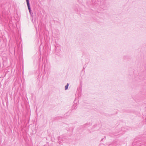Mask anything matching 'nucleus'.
Instances as JSON below:
<instances>
[{
	"mask_svg": "<svg viewBox=\"0 0 146 146\" xmlns=\"http://www.w3.org/2000/svg\"><path fill=\"white\" fill-rule=\"evenodd\" d=\"M26 2H27V5L28 6V9L29 10V11L30 13V14H31V8H30V4L29 3V0H26Z\"/></svg>",
	"mask_w": 146,
	"mask_h": 146,
	"instance_id": "1",
	"label": "nucleus"
},
{
	"mask_svg": "<svg viewBox=\"0 0 146 146\" xmlns=\"http://www.w3.org/2000/svg\"><path fill=\"white\" fill-rule=\"evenodd\" d=\"M68 85H69V84L68 83L67 84V85L66 86H65V88L66 90H67L68 88Z\"/></svg>",
	"mask_w": 146,
	"mask_h": 146,
	"instance_id": "2",
	"label": "nucleus"
}]
</instances>
